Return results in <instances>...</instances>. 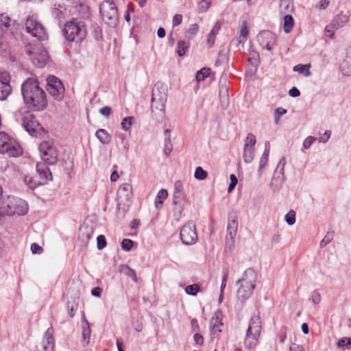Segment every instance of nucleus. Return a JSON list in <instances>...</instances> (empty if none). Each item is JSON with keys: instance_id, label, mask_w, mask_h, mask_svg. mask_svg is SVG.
Listing matches in <instances>:
<instances>
[{"instance_id": "1", "label": "nucleus", "mask_w": 351, "mask_h": 351, "mask_svg": "<svg viewBox=\"0 0 351 351\" xmlns=\"http://www.w3.org/2000/svg\"><path fill=\"white\" fill-rule=\"evenodd\" d=\"M21 94L24 103L32 110L41 111L47 106L46 93L34 78L29 77L22 83Z\"/></svg>"}, {"instance_id": "2", "label": "nucleus", "mask_w": 351, "mask_h": 351, "mask_svg": "<svg viewBox=\"0 0 351 351\" xmlns=\"http://www.w3.org/2000/svg\"><path fill=\"white\" fill-rule=\"evenodd\" d=\"M63 33L68 41L81 43L87 34L85 23L77 19H73L66 23Z\"/></svg>"}, {"instance_id": "3", "label": "nucleus", "mask_w": 351, "mask_h": 351, "mask_svg": "<svg viewBox=\"0 0 351 351\" xmlns=\"http://www.w3.org/2000/svg\"><path fill=\"white\" fill-rule=\"evenodd\" d=\"M52 180V173L45 164L38 163L36 165V173L35 175H26L24 182L31 189H35L40 185L47 184Z\"/></svg>"}, {"instance_id": "4", "label": "nucleus", "mask_w": 351, "mask_h": 351, "mask_svg": "<svg viewBox=\"0 0 351 351\" xmlns=\"http://www.w3.org/2000/svg\"><path fill=\"white\" fill-rule=\"evenodd\" d=\"M262 330L261 317L258 315L252 316L249 322L248 328L244 339V346L247 350L254 348L258 343Z\"/></svg>"}, {"instance_id": "5", "label": "nucleus", "mask_w": 351, "mask_h": 351, "mask_svg": "<svg viewBox=\"0 0 351 351\" xmlns=\"http://www.w3.org/2000/svg\"><path fill=\"white\" fill-rule=\"evenodd\" d=\"M99 12L105 23L112 27L117 26L119 15L117 8L112 0L103 1L99 6Z\"/></svg>"}, {"instance_id": "6", "label": "nucleus", "mask_w": 351, "mask_h": 351, "mask_svg": "<svg viewBox=\"0 0 351 351\" xmlns=\"http://www.w3.org/2000/svg\"><path fill=\"white\" fill-rule=\"evenodd\" d=\"M0 153L16 157L22 154L21 146L5 132H0Z\"/></svg>"}, {"instance_id": "7", "label": "nucleus", "mask_w": 351, "mask_h": 351, "mask_svg": "<svg viewBox=\"0 0 351 351\" xmlns=\"http://www.w3.org/2000/svg\"><path fill=\"white\" fill-rule=\"evenodd\" d=\"M38 149L43 164L55 165L58 160V154L56 147L51 142L43 141L40 143Z\"/></svg>"}, {"instance_id": "8", "label": "nucleus", "mask_w": 351, "mask_h": 351, "mask_svg": "<svg viewBox=\"0 0 351 351\" xmlns=\"http://www.w3.org/2000/svg\"><path fill=\"white\" fill-rule=\"evenodd\" d=\"M26 32L38 40L47 38V34L43 24L33 16H28L25 23Z\"/></svg>"}, {"instance_id": "9", "label": "nucleus", "mask_w": 351, "mask_h": 351, "mask_svg": "<svg viewBox=\"0 0 351 351\" xmlns=\"http://www.w3.org/2000/svg\"><path fill=\"white\" fill-rule=\"evenodd\" d=\"M22 126L33 136H41L45 133L43 127L36 119L35 116L30 113L23 116Z\"/></svg>"}, {"instance_id": "10", "label": "nucleus", "mask_w": 351, "mask_h": 351, "mask_svg": "<svg viewBox=\"0 0 351 351\" xmlns=\"http://www.w3.org/2000/svg\"><path fill=\"white\" fill-rule=\"evenodd\" d=\"M180 237L184 245H190L197 242L198 237L193 221H189L182 227Z\"/></svg>"}, {"instance_id": "11", "label": "nucleus", "mask_w": 351, "mask_h": 351, "mask_svg": "<svg viewBox=\"0 0 351 351\" xmlns=\"http://www.w3.org/2000/svg\"><path fill=\"white\" fill-rule=\"evenodd\" d=\"M31 60L36 67L43 68L49 59L47 51L43 47H34L32 50L26 51Z\"/></svg>"}, {"instance_id": "12", "label": "nucleus", "mask_w": 351, "mask_h": 351, "mask_svg": "<svg viewBox=\"0 0 351 351\" xmlns=\"http://www.w3.org/2000/svg\"><path fill=\"white\" fill-rule=\"evenodd\" d=\"M47 90L54 99L61 100L64 95V88L60 80L51 75L47 78Z\"/></svg>"}, {"instance_id": "13", "label": "nucleus", "mask_w": 351, "mask_h": 351, "mask_svg": "<svg viewBox=\"0 0 351 351\" xmlns=\"http://www.w3.org/2000/svg\"><path fill=\"white\" fill-rule=\"evenodd\" d=\"M256 142L255 136L252 133L248 134L245 141L243 154V160L245 163H250L254 160Z\"/></svg>"}, {"instance_id": "14", "label": "nucleus", "mask_w": 351, "mask_h": 351, "mask_svg": "<svg viewBox=\"0 0 351 351\" xmlns=\"http://www.w3.org/2000/svg\"><path fill=\"white\" fill-rule=\"evenodd\" d=\"M257 40L263 49L271 51L276 43V35L269 30L262 31L258 34Z\"/></svg>"}, {"instance_id": "15", "label": "nucleus", "mask_w": 351, "mask_h": 351, "mask_svg": "<svg viewBox=\"0 0 351 351\" xmlns=\"http://www.w3.org/2000/svg\"><path fill=\"white\" fill-rule=\"evenodd\" d=\"M132 197V187L131 184L128 183H124L121 184L117 194V200L119 202L118 206L121 204H128L131 202Z\"/></svg>"}, {"instance_id": "16", "label": "nucleus", "mask_w": 351, "mask_h": 351, "mask_svg": "<svg viewBox=\"0 0 351 351\" xmlns=\"http://www.w3.org/2000/svg\"><path fill=\"white\" fill-rule=\"evenodd\" d=\"M256 274L252 268L247 269L243 274L242 278L237 281L238 285L254 289L256 287Z\"/></svg>"}, {"instance_id": "17", "label": "nucleus", "mask_w": 351, "mask_h": 351, "mask_svg": "<svg viewBox=\"0 0 351 351\" xmlns=\"http://www.w3.org/2000/svg\"><path fill=\"white\" fill-rule=\"evenodd\" d=\"M221 317V310H217L212 317L210 321V329L213 335L221 332V327L223 326Z\"/></svg>"}, {"instance_id": "18", "label": "nucleus", "mask_w": 351, "mask_h": 351, "mask_svg": "<svg viewBox=\"0 0 351 351\" xmlns=\"http://www.w3.org/2000/svg\"><path fill=\"white\" fill-rule=\"evenodd\" d=\"M13 198L14 197L8 196L2 200V202L0 204L1 215L12 216L14 215V211H13Z\"/></svg>"}, {"instance_id": "19", "label": "nucleus", "mask_w": 351, "mask_h": 351, "mask_svg": "<svg viewBox=\"0 0 351 351\" xmlns=\"http://www.w3.org/2000/svg\"><path fill=\"white\" fill-rule=\"evenodd\" d=\"M43 347L44 351H53L54 349V338L53 330L52 328H49L45 332Z\"/></svg>"}, {"instance_id": "20", "label": "nucleus", "mask_w": 351, "mask_h": 351, "mask_svg": "<svg viewBox=\"0 0 351 351\" xmlns=\"http://www.w3.org/2000/svg\"><path fill=\"white\" fill-rule=\"evenodd\" d=\"M350 21V15L341 12L337 14L331 22V26L335 29L344 27Z\"/></svg>"}, {"instance_id": "21", "label": "nucleus", "mask_w": 351, "mask_h": 351, "mask_svg": "<svg viewBox=\"0 0 351 351\" xmlns=\"http://www.w3.org/2000/svg\"><path fill=\"white\" fill-rule=\"evenodd\" d=\"M165 98L161 95H157L156 90L154 89L152 95V112H153L154 110H158L162 112L165 110Z\"/></svg>"}, {"instance_id": "22", "label": "nucleus", "mask_w": 351, "mask_h": 351, "mask_svg": "<svg viewBox=\"0 0 351 351\" xmlns=\"http://www.w3.org/2000/svg\"><path fill=\"white\" fill-rule=\"evenodd\" d=\"M184 199L185 195L183 193H173V204L178 206L176 208L177 212L175 213L178 218H180L182 215Z\"/></svg>"}, {"instance_id": "23", "label": "nucleus", "mask_w": 351, "mask_h": 351, "mask_svg": "<svg viewBox=\"0 0 351 351\" xmlns=\"http://www.w3.org/2000/svg\"><path fill=\"white\" fill-rule=\"evenodd\" d=\"M14 215H25L27 214L28 210V205L27 202L20 198H13Z\"/></svg>"}, {"instance_id": "24", "label": "nucleus", "mask_w": 351, "mask_h": 351, "mask_svg": "<svg viewBox=\"0 0 351 351\" xmlns=\"http://www.w3.org/2000/svg\"><path fill=\"white\" fill-rule=\"evenodd\" d=\"M11 86L9 80L4 79V81L0 80V100L5 99L11 93Z\"/></svg>"}, {"instance_id": "25", "label": "nucleus", "mask_w": 351, "mask_h": 351, "mask_svg": "<svg viewBox=\"0 0 351 351\" xmlns=\"http://www.w3.org/2000/svg\"><path fill=\"white\" fill-rule=\"evenodd\" d=\"M254 289L239 285L237 290V298L242 302L247 300L252 294Z\"/></svg>"}, {"instance_id": "26", "label": "nucleus", "mask_w": 351, "mask_h": 351, "mask_svg": "<svg viewBox=\"0 0 351 351\" xmlns=\"http://www.w3.org/2000/svg\"><path fill=\"white\" fill-rule=\"evenodd\" d=\"M168 197V192L166 189H160L155 198L154 200V205L155 207L157 209H160L162 207V204L164 201Z\"/></svg>"}, {"instance_id": "27", "label": "nucleus", "mask_w": 351, "mask_h": 351, "mask_svg": "<svg viewBox=\"0 0 351 351\" xmlns=\"http://www.w3.org/2000/svg\"><path fill=\"white\" fill-rule=\"evenodd\" d=\"M279 8L280 12L284 14L291 13L293 10V0H280Z\"/></svg>"}, {"instance_id": "28", "label": "nucleus", "mask_w": 351, "mask_h": 351, "mask_svg": "<svg viewBox=\"0 0 351 351\" xmlns=\"http://www.w3.org/2000/svg\"><path fill=\"white\" fill-rule=\"evenodd\" d=\"M340 69L344 75H351V56H347L340 64Z\"/></svg>"}, {"instance_id": "29", "label": "nucleus", "mask_w": 351, "mask_h": 351, "mask_svg": "<svg viewBox=\"0 0 351 351\" xmlns=\"http://www.w3.org/2000/svg\"><path fill=\"white\" fill-rule=\"evenodd\" d=\"M95 136L103 145L108 144L110 141V136L104 129L97 130Z\"/></svg>"}, {"instance_id": "30", "label": "nucleus", "mask_w": 351, "mask_h": 351, "mask_svg": "<svg viewBox=\"0 0 351 351\" xmlns=\"http://www.w3.org/2000/svg\"><path fill=\"white\" fill-rule=\"evenodd\" d=\"M93 231L88 227L82 228L80 230L79 237L84 243L88 242L93 237Z\"/></svg>"}, {"instance_id": "31", "label": "nucleus", "mask_w": 351, "mask_h": 351, "mask_svg": "<svg viewBox=\"0 0 351 351\" xmlns=\"http://www.w3.org/2000/svg\"><path fill=\"white\" fill-rule=\"evenodd\" d=\"M238 223L236 220L230 221L227 227V238H234L237 232Z\"/></svg>"}, {"instance_id": "32", "label": "nucleus", "mask_w": 351, "mask_h": 351, "mask_svg": "<svg viewBox=\"0 0 351 351\" xmlns=\"http://www.w3.org/2000/svg\"><path fill=\"white\" fill-rule=\"evenodd\" d=\"M219 97L222 106L224 107L227 106L228 104V89L226 85L220 86Z\"/></svg>"}, {"instance_id": "33", "label": "nucleus", "mask_w": 351, "mask_h": 351, "mask_svg": "<svg viewBox=\"0 0 351 351\" xmlns=\"http://www.w3.org/2000/svg\"><path fill=\"white\" fill-rule=\"evenodd\" d=\"M293 24L294 21L292 16L290 15V14H285L283 26V29L285 32H290L293 27Z\"/></svg>"}, {"instance_id": "34", "label": "nucleus", "mask_w": 351, "mask_h": 351, "mask_svg": "<svg viewBox=\"0 0 351 351\" xmlns=\"http://www.w3.org/2000/svg\"><path fill=\"white\" fill-rule=\"evenodd\" d=\"M310 67V64H298L293 67V70L295 72L303 74L305 77H308L311 74L309 70Z\"/></svg>"}, {"instance_id": "35", "label": "nucleus", "mask_w": 351, "mask_h": 351, "mask_svg": "<svg viewBox=\"0 0 351 351\" xmlns=\"http://www.w3.org/2000/svg\"><path fill=\"white\" fill-rule=\"evenodd\" d=\"M165 136L164 153L165 155L168 156L172 151V144L170 140V132L169 130L165 131Z\"/></svg>"}, {"instance_id": "36", "label": "nucleus", "mask_w": 351, "mask_h": 351, "mask_svg": "<svg viewBox=\"0 0 351 351\" xmlns=\"http://www.w3.org/2000/svg\"><path fill=\"white\" fill-rule=\"evenodd\" d=\"M189 45L184 40H180L178 43L176 53L180 57H183L188 50Z\"/></svg>"}, {"instance_id": "37", "label": "nucleus", "mask_w": 351, "mask_h": 351, "mask_svg": "<svg viewBox=\"0 0 351 351\" xmlns=\"http://www.w3.org/2000/svg\"><path fill=\"white\" fill-rule=\"evenodd\" d=\"M269 155L267 153V151L263 152L261 158L259 161V167L258 170V175L259 177L262 176L263 169L266 166L267 161H268Z\"/></svg>"}, {"instance_id": "38", "label": "nucleus", "mask_w": 351, "mask_h": 351, "mask_svg": "<svg viewBox=\"0 0 351 351\" xmlns=\"http://www.w3.org/2000/svg\"><path fill=\"white\" fill-rule=\"evenodd\" d=\"M335 232L333 231H328L325 234L324 237L320 241L319 245L321 248H324L328 244L331 243L334 239Z\"/></svg>"}, {"instance_id": "39", "label": "nucleus", "mask_w": 351, "mask_h": 351, "mask_svg": "<svg viewBox=\"0 0 351 351\" xmlns=\"http://www.w3.org/2000/svg\"><path fill=\"white\" fill-rule=\"evenodd\" d=\"M91 34L96 40H102L101 28L97 24H93L91 27Z\"/></svg>"}, {"instance_id": "40", "label": "nucleus", "mask_w": 351, "mask_h": 351, "mask_svg": "<svg viewBox=\"0 0 351 351\" xmlns=\"http://www.w3.org/2000/svg\"><path fill=\"white\" fill-rule=\"evenodd\" d=\"M123 272L128 276V277L131 278L132 280L135 282H138V278L136 276V271L134 269H131L128 265H125L122 268Z\"/></svg>"}, {"instance_id": "41", "label": "nucleus", "mask_w": 351, "mask_h": 351, "mask_svg": "<svg viewBox=\"0 0 351 351\" xmlns=\"http://www.w3.org/2000/svg\"><path fill=\"white\" fill-rule=\"evenodd\" d=\"M208 176V173L206 171L204 170L202 167H197L195 169L194 177L195 179L198 180H204Z\"/></svg>"}, {"instance_id": "42", "label": "nucleus", "mask_w": 351, "mask_h": 351, "mask_svg": "<svg viewBox=\"0 0 351 351\" xmlns=\"http://www.w3.org/2000/svg\"><path fill=\"white\" fill-rule=\"evenodd\" d=\"M134 117H125L121 121V128L125 131L130 130L131 126L134 123Z\"/></svg>"}, {"instance_id": "43", "label": "nucleus", "mask_w": 351, "mask_h": 351, "mask_svg": "<svg viewBox=\"0 0 351 351\" xmlns=\"http://www.w3.org/2000/svg\"><path fill=\"white\" fill-rule=\"evenodd\" d=\"M210 69L203 68L197 71L195 78L197 82L203 81L206 77L210 75Z\"/></svg>"}, {"instance_id": "44", "label": "nucleus", "mask_w": 351, "mask_h": 351, "mask_svg": "<svg viewBox=\"0 0 351 351\" xmlns=\"http://www.w3.org/2000/svg\"><path fill=\"white\" fill-rule=\"evenodd\" d=\"M249 34L247 25L246 22H243L239 32V36L240 38H243L247 40Z\"/></svg>"}, {"instance_id": "45", "label": "nucleus", "mask_w": 351, "mask_h": 351, "mask_svg": "<svg viewBox=\"0 0 351 351\" xmlns=\"http://www.w3.org/2000/svg\"><path fill=\"white\" fill-rule=\"evenodd\" d=\"M67 307L69 316L71 317H74L77 310L78 304L73 300L67 303Z\"/></svg>"}, {"instance_id": "46", "label": "nucleus", "mask_w": 351, "mask_h": 351, "mask_svg": "<svg viewBox=\"0 0 351 351\" xmlns=\"http://www.w3.org/2000/svg\"><path fill=\"white\" fill-rule=\"evenodd\" d=\"M199 290V287L197 284L188 285L185 288V292L188 295H195Z\"/></svg>"}, {"instance_id": "47", "label": "nucleus", "mask_w": 351, "mask_h": 351, "mask_svg": "<svg viewBox=\"0 0 351 351\" xmlns=\"http://www.w3.org/2000/svg\"><path fill=\"white\" fill-rule=\"evenodd\" d=\"M285 221L289 226H292L295 223V212L291 210L285 217Z\"/></svg>"}, {"instance_id": "48", "label": "nucleus", "mask_w": 351, "mask_h": 351, "mask_svg": "<svg viewBox=\"0 0 351 351\" xmlns=\"http://www.w3.org/2000/svg\"><path fill=\"white\" fill-rule=\"evenodd\" d=\"M86 324L87 325L86 328H84L83 332H82V336L84 341H86V344L87 345L90 341V328L88 326V323L87 320L84 318Z\"/></svg>"}, {"instance_id": "49", "label": "nucleus", "mask_w": 351, "mask_h": 351, "mask_svg": "<svg viewBox=\"0 0 351 351\" xmlns=\"http://www.w3.org/2000/svg\"><path fill=\"white\" fill-rule=\"evenodd\" d=\"M134 245V242L129 239H124L121 241V247L123 250L128 252L130 251Z\"/></svg>"}, {"instance_id": "50", "label": "nucleus", "mask_w": 351, "mask_h": 351, "mask_svg": "<svg viewBox=\"0 0 351 351\" xmlns=\"http://www.w3.org/2000/svg\"><path fill=\"white\" fill-rule=\"evenodd\" d=\"M287 110L283 108H281V107L277 108L276 109V110L274 112V114L275 123H278L280 117L285 114L287 113Z\"/></svg>"}, {"instance_id": "51", "label": "nucleus", "mask_w": 351, "mask_h": 351, "mask_svg": "<svg viewBox=\"0 0 351 351\" xmlns=\"http://www.w3.org/2000/svg\"><path fill=\"white\" fill-rule=\"evenodd\" d=\"M10 22L11 19L8 16L3 14L0 15V25L9 28L10 27Z\"/></svg>"}, {"instance_id": "52", "label": "nucleus", "mask_w": 351, "mask_h": 351, "mask_svg": "<svg viewBox=\"0 0 351 351\" xmlns=\"http://www.w3.org/2000/svg\"><path fill=\"white\" fill-rule=\"evenodd\" d=\"M97 248L99 250H102L106 246V237L102 234L97 236Z\"/></svg>"}, {"instance_id": "53", "label": "nucleus", "mask_w": 351, "mask_h": 351, "mask_svg": "<svg viewBox=\"0 0 351 351\" xmlns=\"http://www.w3.org/2000/svg\"><path fill=\"white\" fill-rule=\"evenodd\" d=\"M226 251L231 252L234 247V238H226Z\"/></svg>"}, {"instance_id": "54", "label": "nucleus", "mask_w": 351, "mask_h": 351, "mask_svg": "<svg viewBox=\"0 0 351 351\" xmlns=\"http://www.w3.org/2000/svg\"><path fill=\"white\" fill-rule=\"evenodd\" d=\"M312 302L315 304H318L321 302V295L317 291H313L311 294Z\"/></svg>"}, {"instance_id": "55", "label": "nucleus", "mask_w": 351, "mask_h": 351, "mask_svg": "<svg viewBox=\"0 0 351 351\" xmlns=\"http://www.w3.org/2000/svg\"><path fill=\"white\" fill-rule=\"evenodd\" d=\"M315 141V138L314 137L308 136L307 138H305V140L303 142V147L304 149H308Z\"/></svg>"}, {"instance_id": "56", "label": "nucleus", "mask_w": 351, "mask_h": 351, "mask_svg": "<svg viewBox=\"0 0 351 351\" xmlns=\"http://www.w3.org/2000/svg\"><path fill=\"white\" fill-rule=\"evenodd\" d=\"M350 344H351V339L349 337L341 338L337 343V346L339 348H342Z\"/></svg>"}, {"instance_id": "57", "label": "nucleus", "mask_w": 351, "mask_h": 351, "mask_svg": "<svg viewBox=\"0 0 351 351\" xmlns=\"http://www.w3.org/2000/svg\"><path fill=\"white\" fill-rule=\"evenodd\" d=\"M246 40L243 38H240L239 36L236 37L232 40L231 45L235 47H238L240 45H243Z\"/></svg>"}, {"instance_id": "58", "label": "nucleus", "mask_w": 351, "mask_h": 351, "mask_svg": "<svg viewBox=\"0 0 351 351\" xmlns=\"http://www.w3.org/2000/svg\"><path fill=\"white\" fill-rule=\"evenodd\" d=\"M199 26L196 23L191 24L187 29V33L191 35H195L197 33Z\"/></svg>"}, {"instance_id": "59", "label": "nucleus", "mask_w": 351, "mask_h": 351, "mask_svg": "<svg viewBox=\"0 0 351 351\" xmlns=\"http://www.w3.org/2000/svg\"><path fill=\"white\" fill-rule=\"evenodd\" d=\"M182 16L181 14H175L173 16V20H172L173 27L179 25L182 23Z\"/></svg>"}, {"instance_id": "60", "label": "nucleus", "mask_w": 351, "mask_h": 351, "mask_svg": "<svg viewBox=\"0 0 351 351\" xmlns=\"http://www.w3.org/2000/svg\"><path fill=\"white\" fill-rule=\"evenodd\" d=\"M183 184L181 180H177L174 183V191L173 193H183Z\"/></svg>"}, {"instance_id": "61", "label": "nucleus", "mask_w": 351, "mask_h": 351, "mask_svg": "<svg viewBox=\"0 0 351 351\" xmlns=\"http://www.w3.org/2000/svg\"><path fill=\"white\" fill-rule=\"evenodd\" d=\"M331 136V132L326 130L322 136L319 138V141L322 143H326Z\"/></svg>"}, {"instance_id": "62", "label": "nucleus", "mask_w": 351, "mask_h": 351, "mask_svg": "<svg viewBox=\"0 0 351 351\" xmlns=\"http://www.w3.org/2000/svg\"><path fill=\"white\" fill-rule=\"evenodd\" d=\"M31 251L33 254H41L43 248L38 244L34 243L31 245Z\"/></svg>"}, {"instance_id": "63", "label": "nucleus", "mask_w": 351, "mask_h": 351, "mask_svg": "<svg viewBox=\"0 0 351 351\" xmlns=\"http://www.w3.org/2000/svg\"><path fill=\"white\" fill-rule=\"evenodd\" d=\"M99 112L102 115H104L108 118L110 116V114H111L112 110L109 106H104L99 110Z\"/></svg>"}, {"instance_id": "64", "label": "nucleus", "mask_w": 351, "mask_h": 351, "mask_svg": "<svg viewBox=\"0 0 351 351\" xmlns=\"http://www.w3.org/2000/svg\"><path fill=\"white\" fill-rule=\"evenodd\" d=\"M193 339L197 345L202 346L204 343V337L199 333H195L193 336Z\"/></svg>"}]
</instances>
